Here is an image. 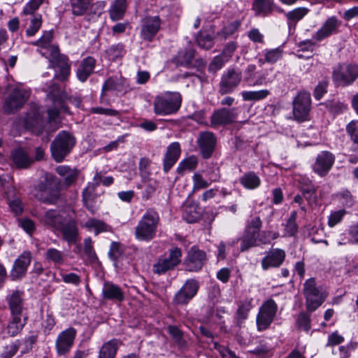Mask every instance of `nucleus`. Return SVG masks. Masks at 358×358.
Instances as JSON below:
<instances>
[{"mask_svg": "<svg viewBox=\"0 0 358 358\" xmlns=\"http://www.w3.org/2000/svg\"><path fill=\"white\" fill-rule=\"evenodd\" d=\"M159 222L160 217L158 212L152 208L147 209L136 227V238L141 241L152 240L156 236Z\"/></svg>", "mask_w": 358, "mask_h": 358, "instance_id": "nucleus-1", "label": "nucleus"}, {"mask_svg": "<svg viewBox=\"0 0 358 358\" xmlns=\"http://www.w3.org/2000/svg\"><path fill=\"white\" fill-rule=\"evenodd\" d=\"M61 182L54 176L47 174L36 187V198L46 204H55L60 198Z\"/></svg>", "mask_w": 358, "mask_h": 358, "instance_id": "nucleus-2", "label": "nucleus"}, {"mask_svg": "<svg viewBox=\"0 0 358 358\" xmlns=\"http://www.w3.org/2000/svg\"><path fill=\"white\" fill-rule=\"evenodd\" d=\"M182 97L178 92H166L157 96L154 100V112L158 115H166L178 112L181 106Z\"/></svg>", "mask_w": 358, "mask_h": 358, "instance_id": "nucleus-3", "label": "nucleus"}, {"mask_svg": "<svg viewBox=\"0 0 358 358\" xmlns=\"http://www.w3.org/2000/svg\"><path fill=\"white\" fill-rule=\"evenodd\" d=\"M76 138L69 131H60L50 145L51 154L57 162H62L73 149Z\"/></svg>", "mask_w": 358, "mask_h": 358, "instance_id": "nucleus-4", "label": "nucleus"}, {"mask_svg": "<svg viewBox=\"0 0 358 358\" xmlns=\"http://www.w3.org/2000/svg\"><path fill=\"white\" fill-rule=\"evenodd\" d=\"M40 53L48 58L50 67L55 70V78L64 81L70 74V65L68 57L60 53L58 47L50 48V52L41 50Z\"/></svg>", "mask_w": 358, "mask_h": 358, "instance_id": "nucleus-5", "label": "nucleus"}, {"mask_svg": "<svg viewBox=\"0 0 358 358\" xmlns=\"http://www.w3.org/2000/svg\"><path fill=\"white\" fill-rule=\"evenodd\" d=\"M20 122L26 129L37 136L41 135L44 131L45 124L42 108L34 103L29 104Z\"/></svg>", "mask_w": 358, "mask_h": 358, "instance_id": "nucleus-6", "label": "nucleus"}, {"mask_svg": "<svg viewBox=\"0 0 358 358\" xmlns=\"http://www.w3.org/2000/svg\"><path fill=\"white\" fill-rule=\"evenodd\" d=\"M31 91L29 89L15 87L6 97L3 110L6 114H13L20 110L29 100Z\"/></svg>", "mask_w": 358, "mask_h": 358, "instance_id": "nucleus-7", "label": "nucleus"}, {"mask_svg": "<svg viewBox=\"0 0 358 358\" xmlns=\"http://www.w3.org/2000/svg\"><path fill=\"white\" fill-rule=\"evenodd\" d=\"M303 294L306 297V308L310 312L320 306L326 298V295L316 287L315 278H310L305 282Z\"/></svg>", "mask_w": 358, "mask_h": 358, "instance_id": "nucleus-8", "label": "nucleus"}, {"mask_svg": "<svg viewBox=\"0 0 358 358\" xmlns=\"http://www.w3.org/2000/svg\"><path fill=\"white\" fill-rule=\"evenodd\" d=\"M358 78V66L343 64L338 65L333 71V80L341 86L353 83Z\"/></svg>", "mask_w": 358, "mask_h": 358, "instance_id": "nucleus-9", "label": "nucleus"}, {"mask_svg": "<svg viewBox=\"0 0 358 358\" xmlns=\"http://www.w3.org/2000/svg\"><path fill=\"white\" fill-rule=\"evenodd\" d=\"M311 108V98L307 92H299L293 100V115L296 120L303 122L308 120Z\"/></svg>", "mask_w": 358, "mask_h": 358, "instance_id": "nucleus-10", "label": "nucleus"}, {"mask_svg": "<svg viewBox=\"0 0 358 358\" xmlns=\"http://www.w3.org/2000/svg\"><path fill=\"white\" fill-rule=\"evenodd\" d=\"M242 73L238 69L229 68L223 73L219 83V93L222 95L232 92L241 83Z\"/></svg>", "mask_w": 358, "mask_h": 358, "instance_id": "nucleus-11", "label": "nucleus"}, {"mask_svg": "<svg viewBox=\"0 0 358 358\" xmlns=\"http://www.w3.org/2000/svg\"><path fill=\"white\" fill-rule=\"evenodd\" d=\"M182 250L178 247L171 248L167 257H162L158 259L153 266L155 273L162 274L168 271L173 270L181 262Z\"/></svg>", "mask_w": 358, "mask_h": 358, "instance_id": "nucleus-12", "label": "nucleus"}, {"mask_svg": "<svg viewBox=\"0 0 358 358\" xmlns=\"http://www.w3.org/2000/svg\"><path fill=\"white\" fill-rule=\"evenodd\" d=\"M206 262V252L197 246H192L187 252L184 265L187 271L198 272L201 270Z\"/></svg>", "mask_w": 358, "mask_h": 358, "instance_id": "nucleus-13", "label": "nucleus"}, {"mask_svg": "<svg viewBox=\"0 0 358 358\" xmlns=\"http://www.w3.org/2000/svg\"><path fill=\"white\" fill-rule=\"evenodd\" d=\"M77 331L73 327H69L60 332L55 341V349L59 356L67 355L74 345Z\"/></svg>", "mask_w": 358, "mask_h": 358, "instance_id": "nucleus-14", "label": "nucleus"}, {"mask_svg": "<svg viewBox=\"0 0 358 358\" xmlns=\"http://www.w3.org/2000/svg\"><path fill=\"white\" fill-rule=\"evenodd\" d=\"M47 96L54 104H58L60 109L66 113H69V107L65 103L66 100L74 102L77 107H79L81 103L78 99H72V98H69L66 93L61 90L59 85L55 83L50 85Z\"/></svg>", "mask_w": 358, "mask_h": 358, "instance_id": "nucleus-15", "label": "nucleus"}, {"mask_svg": "<svg viewBox=\"0 0 358 358\" xmlns=\"http://www.w3.org/2000/svg\"><path fill=\"white\" fill-rule=\"evenodd\" d=\"M277 311V305L273 299L266 301L260 308L257 317L259 330L266 329L273 321Z\"/></svg>", "mask_w": 358, "mask_h": 358, "instance_id": "nucleus-16", "label": "nucleus"}, {"mask_svg": "<svg viewBox=\"0 0 358 358\" xmlns=\"http://www.w3.org/2000/svg\"><path fill=\"white\" fill-rule=\"evenodd\" d=\"M199 283L195 279L187 280L176 294L173 302L177 305L187 304L197 293Z\"/></svg>", "mask_w": 358, "mask_h": 358, "instance_id": "nucleus-17", "label": "nucleus"}, {"mask_svg": "<svg viewBox=\"0 0 358 358\" xmlns=\"http://www.w3.org/2000/svg\"><path fill=\"white\" fill-rule=\"evenodd\" d=\"M237 110L235 108H221L214 110L210 117V124L213 127L224 126L235 122Z\"/></svg>", "mask_w": 358, "mask_h": 358, "instance_id": "nucleus-18", "label": "nucleus"}, {"mask_svg": "<svg viewBox=\"0 0 358 358\" xmlns=\"http://www.w3.org/2000/svg\"><path fill=\"white\" fill-rule=\"evenodd\" d=\"M196 143L203 158L208 159L215 151L217 138L213 132L203 131L199 133Z\"/></svg>", "mask_w": 358, "mask_h": 358, "instance_id": "nucleus-19", "label": "nucleus"}, {"mask_svg": "<svg viewBox=\"0 0 358 358\" xmlns=\"http://www.w3.org/2000/svg\"><path fill=\"white\" fill-rule=\"evenodd\" d=\"M161 27V19L159 16H148L142 20L141 36L148 41H152Z\"/></svg>", "mask_w": 358, "mask_h": 358, "instance_id": "nucleus-20", "label": "nucleus"}, {"mask_svg": "<svg viewBox=\"0 0 358 358\" xmlns=\"http://www.w3.org/2000/svg\"><path fill=\"white\" fill-rule=\"evenodd\" d=\"M31 260V253L29 251H24L15 261L12 270L10 271V277L13 280L21 279L27 273L28 266Z\"/></svg>", "mask_w": 358, "mask_h": 358, "instance_id": "nucleus-21", "label": "nucleus"}, {"mask_svg": "<svg viewBox=\"0 0 358 358\" xmlns=\"http://www.w3.org/2000/svg\"><path fill=\"white\" fill-rule=\"evenodd\" d=\"M335 161L333 154L328 151L322 152L317 155L313 165V171L320 176H324L331 169Z\"/></svg>", "mask_w": 358, "mask_h": 358, "instance_id": "nucleus-22", "label": "nucleus"}, {"mask_svg": "<svg viewBox=\"0 0 358 358\" xmlns=\"http://www.w3.org/2000/svg\"><path fill=\"white\" fill-rule=\"evenodd\" d=\"M285 252L281 249H274L268 252L265 257L262 260V266L264 270L270 267H278L284 262Z\"/></svg>", "mask_w": 358, "mask_h": 358, "instance_id": "nucleus-23", "label": "nucleus"}, {"mask_svg": "<svg viewBox=\"0 0 358 358\" xmlns=\"http://www.w3.org/2000/svg\"><path fill=\"white\" fill-rule=\"evenodd\" d=\"M58 231H61L62 238L66 241L69 245L74 244L78 240V228L75 220H71L65 224L63 223Z\"/></svg>", "mask_w": 358, "mask_h": 358, "instance_id": "nucleus-24", "label": "nucleus"}, {"mask_svg": "<svg viewBox=\"0 0 358 358\" xmlns=\"http://www.w3.org/2000/svg\"><path fill=\"white\" fill-rule=\"evenodd\" d=\"M180 145L178 142L171 143L166 150L164 158V171L168 172L178 161L180 155Z\"/></svg>", "mask_w": 358, "mask_h": 358, "instance_id": "nucleus-25", "label": "nucleus"}, {"mask_svg": "<svg viewBox=\"0 0 358 358\" xmlns=\"http://www.w3.org/2000/svg\"><path fill=\"white\" fill-rule=\"evenodd\" d=\"M103 298L107 300L121 302L124 300V293L117 285L105 282L102 289Z\"/></svg>", "mask_w": 358, "mask_h": 358, "instance_id": "nucleus-26", "label": "nucleus"}, {"mask_svg": "<svg viewBox=\"0 0 358 358\" xmlns=\"http://www.w3.org/2000/svg\"><path fill=\"white\" fill-rule=\"evenodd\" d=\"M23 292L16 290L8 298L11 315H27L23 307Z\"/></svg>", "mask_w": 358, "mask_h": 358, "instance_id": "nucleus-27", "label": "nucleus"}, {"mask_svg": "<svg viewBox=\"0 0 358 358\" xmlns=\"http://www.w3.org/2000/svg\"><path fill=\"white\" fill-rule=\"evenodd\" d=\"M56 172L64 178L63 185L66 187L71 186L78 178L79 171L68 166L61 165L55 169Z\"/></svg>", "mask_w": 358, "mask_h": 358, "instance_id": "nucleus-28", "label": "nucleus"}, {"mask_svg": "<svg viewBox=\"0 0 358 358\" xmlns=\"http://www.w3.org/2000/svg\"><path fill=\"white\" fill-rule=\"evenodd\" d=\"M41 221L45 225L58 230L64 222L63 216L56 210H48L42 216Z\"/></svg>", "mask_w": 358, "mask_h": 358, "instance_id": "nucleus-29", "label": "nucleus"}, {"mask_svg": "<svg viewBox=\"0 0 358 358\" xmlns=\"http://www.w3.org/2000/svg\"><path fill=\"white\" fill-rule=\"evenodd\" d=\"M338 24V21L336 17H329L315 33L314 38L317 41H322L336 32Z\"/></svg>", "mask_w": 358, "mask_h": 358, "instance_id": "nucleus-30", "label": "nucleus"}, {"mask_svg": "<svg viewBox=\"0 0 358 358\" xmlns=\"http://www.w3.org/2000/svg\"><path fill=\"white\" fill-rule=\"evenodd\" d=\"M27 320V315H11V320L7 326V333L11 336H15L21 332Z\"/></svg>", "mask_w": 358, "mask_h": 358, "instance_id": "nucleus-31", "label": "nucleus"}, {"mask_svg": "<svg viewBox=\"0 0 358 358\" xmlns=\"http://www.w3.org/2000/svg\"><path fill=\"white\" fill-rule=\"evenodd\" d=\"M96 60L92 57L84 59L77 69V77L79 80L85 82L93 73Z\"/></svg>", "mask_w": 358, "mask_h": 358, "instance_id": "nucleus-32", "label": "nucleus"}, {"mask_svg": "<svg viewBox=\"0 0 358 358\" xmlns=\"http://www.w3.org/2000/svg\"><path fill=\"white\" fill-rule=\"evenodd\" d=\"M11 159L18 169H27L33 162V160L22 148L14 150L11 152Z\"/></svg>", "mask_w": 358, "mask_h": 358, "instance_id": "nucleus-33", "label": "nucleus"}, {"mask_svg": "<svg viewBox=\"0 0 358 358\" xmlns=\"http://www.w3.org/2000/svg\"><path fill=\"white\" fill-rule=\"evenodd\" d=\"M127 8V0L114 1L109 9L110 17L113 21H117L123 18Z\"/></svg>", "mask_w": 358, "mask_h": 358, "instance_id": "nucleus-34", "label": "nucleus"}, {"mask_svg": "<svg viewBox=\"0 0 358 358\" xmlns=\"http://www.w3.org/2000/svg\"><path fill=\"white\" fill-rule=\"evenodd\" d=\"M121 342L117 339H112L104 343L101 347L99 358H115Z\"/></svg>", "mask_w": 358, "mask_h": 358, "instance_id": "nucleus-35", "label": "nucleus"}, {"mask_svg": "<svg viewBox=\"0 0 358 358\" xmlns=\"http://www.w3.org/2000/svg\"><path fill=\"white\" fill-rule=\"evenodd\" d=\"M274 2L273 0H254L252 9L257 15H267L273 9Z\"/></svg>", "mask_w": 358, "mask_h": 358, "instance_id": "nucleus-36", "label": "nucleus"}, {"mask_svg": "<svg viewBox=\"0 0 358 358\" xmlns=\"http://www.w3.org/2000/svg\"><path fill=\"white\" fill-rule=\"evenodd\" d=\"M124 79L122 77H110L103 85L101 96L108 91H122Z\"/></svg>", "mask_w": 358, "mask_h": 358, "instance_id": "nucleus-37", "label": "nucleus"}, {"mask_svg": "<svg viewBox=\"0 0 358 358\" xmlns=\"http://www.w3.org/2000/svg\"><path fill=\"white\" fill-rule=\"evenodd\" d=\"M84 227L89 231L94 229L96 235H98L101 232L111 231L110 227L105 222L95 218L88 219L87 221L85 223Z\"/></svg>", "mask_w": 358, "mask_h": 358, "instance_id": "nucleus-38", "label": "nucleus"}, {"mask_svg": "<svg viewBox=\"0 0 358 358\" xmlns=\"http://www.w3.org/2000/svg\"><path fill=\"white\" fill-rule=\"evenodd\" d=\"M194 57L195 50L193 48H187L180 51L174 59L177 65L188 66L191 65Z\"/></svg>", "mask_w": 358, "mask_h": 358, "instance_id": "nucleus-39", "label": "nucleus"}, {"mask_svg": "<svg viewBox=\"0 0 358 358\" xmlns=\"http://www.w3.org/2000/svg\"><path fill=\"white\" fill-rule=\"evenodd\" d=\"M44 257L48 262L52 263L55 265L60 266L64 263V253L56 248H48L46 250Z\"/></svg>", "mask_w": 358, "mask_h": 358, "instance_id": "nucleus-40", "label": "nucleus"}, {"mask_svg": "<svg viewBox=\"0 0 358 358\" xmlns=\"http://www.w3.org/2000/svg\"><path fill=\"white\" fill-rule=\"evenodd\" d=\"M182 216L189 223L196 222L201 217L200 208L196 204H189L184 207Z\"/></svg>", "mask_w": 358, "mask_h": 358, "instance_id": "nucleus-41", "label": "nucleus"}, {"mask_svg": "<svg viewBox=\"0 0 358 358\" xmlns=\"http://www.w3.org/2000/svg\"><path fill=\"white\" fill-rule=\"evenodd\" d=\"M240 182L247 189H255L260 185L259 176L254 172L245 173L241 178Z\"/></svg>", "mask_w": 358, "mask_h": 358, "instance_id": "nucleus-42", "label": "nucleus"}, {"mask_svg": "<svg viewBox=\"0 0 358 358\" xmlns=\"http://www.w3.org/2000/svg\"><path fill=\"white\" fill-rule=\"evenodd\" d=\"M83 252L86 257V261L89 264H94L98 261V257L94 251L93 241L91 238L88 237L84 240Z\"/></svg>", "mask_w": 358, "mask_h": 358, "instance_id": "nucleus-43", "label": "nucleus"}, {"mask_svg": "<svg viewBox=\"0 0 358 358\" xmlns=\"http://www.w3.org/2000/svg\"><path fill=\"white\" fill-rule=\"evenodd\" d=\"M53 38L52 31H45L43 32V36L34 44L35 45L41 47L42 49L46 50V52H50V48L57 47V45H52L51 42Z\"/></svg>", "mask_w": 358, "mask_h": 358, "instance_id": "nucleus-44", "label": "nucleus"}, {"mask_svg": "<svg viewBox=\"0 0 358 358\" xmlns=\"http://www.w3.org/2000/svg\"><path fill=\"white\" fill-rule=\"evenodd\" d=\"M241 22L240 20H234L225 25L220 31L217 33V36L221 39H227L229 36L233 35L239 29Z\"/></svg>", "mask_w": 358, "mask_h": 358, "instance_id": "nucleus-45", "label": "nucleus"}, {"mask_svg": "<svg viewBox=\"0 0 358 358\" xmlns=\"http://www.w3.org/2000/svg\"><path fill=\"white\" fill-rule=\"evenodd\" d=\"M257 236L255 234V232H250L249 231H245L244 235L241 239L240 250L244 252L248 250L252 247L257 245Z\"/></svg>", "mask_w": 358, "mask_h": 358, "instance_id": "nucleus-46", "label": "nucleus"}, {"mask_svg": "<svg viewBox=\"0 0 358 358\" xmlns=\"http://www.w3.org/2000/svg\"><path fill=\"white\" fill-rule=\"evenodd\" d=\"M270 94L268 90H262L259 91H243L241 96L245 101H259L265 99Z\"/></svg>", "mask_w": 358, "mask_h": 358, "instance_id": "nucleus-47", "label": "nucleus"}, {"mask_svg": "<svg viewBox=\"0 0 358 358\" xmlns=\"http://www.w3.org/2000/svg\"><path fill=\"white\" fill-rule=\"evenodd\" d=\"M90 4V0H71L72 13L80 16L85 14Z\"/></svg>", "mask_w": 358, "mask_h": 358, "instance_id": "nucleus-48", "label": "nucleus"}, {"mask_svg": "<svg viewBox=\"0 0 358 358\" xmlns=\"http://www.w3.org/2000/svg\"><path fill=\"white\" fill-rule=\"evenodd\" d=\"M167 329L172 339L180 348L187 346L186 341L183 338V332L178 327L169 325Z\"/></svg>", "mask_w": 358, "mask_h": 358, "instance_id": "nucleus-49", "label": "nucleus"}, {"mask_svg": "<svg viewBox=\"0 0 358 358\" xmlns=\"http://www.w3.org/2000/svg\"><path fill=\"white\" fill-rule=\"evenodd\" d=\"M308 9L304 7L296 8L286 14V17L290 24L292 22H296L301 20L307 13Z\"/></svg>", "mask_w": 358, "mask_h": 358, "instance_id": "nucleus-50", "label": "nucleus"}, {"mask_svg": "<svg viewBox=\"0 0 358 358\" xmlns=\"http://www.w3.org/2000/svg\"><path fill=\"white\" fill-rule=\"evenodd\" d=\"M124 52V45L122 43L111 45L106 51L108 59L115 61L117 59L122 57Z\"/></svg>", "mask_w": 358, "mask_h": 358, "instance_id": "nucleus-51", "label": "nucleus"}, {"mask_svg": "<svg viewBox=\"0 0 358 358\" xmlns=\"http://www.w3.org/2000/svg\"><path fill=\"white\" fill-rule=\"evenodd\" d=\"M251 301L252 299H246L241 302L237 310V318L238 322L243 321L248 317V312L252 308Z\"/></svg>", "mask_w": 358, "mask_h": 358, "instance_id": "nucleus-52", "label": "nucleus"}, {"mask_svg": "<svg viewBox=\"0 0 358 358\" xmlns=\"http://www.w3.org/2000/svg\"><path fill=\"white\" fill-rule=\"evenodd\" d=\"M296 211H292L285 225V231L290 236L295 235L298 231V225L296 222Z\"/></svg>", "mask_w": 358, "mask_h": 358, "instance_id": "nucleus-53", "label": "nucleus"}, {"mask_svg": "<svg viewBox=\"0 0 358 358\" xmlns=\"http://www.w3.org/2000/svg\"><path fill=\"white\" fill-rule=\"evenodd\" d=\"M42 22L43 20L41 15H34L31 20V24L29 27L26 30L27 35L28 36H34L36 33L41 27Z\"/></svg>", "mask_w": 358, "mask_h": 358, "instance_id": "nucleus-54", "label": "nucleus"}, {"mask_svg": "<svg viewBox=\"0 0 358 358\" xmlns=\"http://www.w3.org/2000/svg\"><path fill=\"white\" fill-rule=\"evenodd\" d=\"M123 254L122 245L119 242L113 241L111 243L110 250L108 252L109 258L116 262Z\"/></svg>", "mask_w": 358, "mask_h": 358, "instance_id": "nucleus-55", "label": "nucleus"}, {"mask_svg": "<svg viewBox=\"0 0 358 358\" xmlns=\"http://www.w3.org/2000/svg\"><path fill=\"white\" fill-rule=\"evenodd\" d=\"M197 163L198 161L196 157L194 156H190L180 163L178 167V172L180 173L184 170H193L196 168Z\"/></svg>", "mask_w": 358, "mask_h": 358, "instance_id": "nucleus-56", "label": "nucleus"}, {"mask_svg": "<svg viewBox=\"0 0 358 358\" xmlns=\"http://www.w3.org/2000/svg\"><path fill=\"white\" fill-rule=\"evenodd\" d=\"M259 238L258 241L262 244H268L271 242V240L276 239L279 237V233L277 231H273L270 230L262 231L261 233L258 234Z\"/></svg>", "mask_w": 358, "mask_h": 358, "instance_id": "nucleus-57", "label": "nucleus"}, {"mask_svg": "<svg viewBox=\"0 0 358 358\" xmlns=\"http://www.w3.org/2000/svg\"><path fill=\"white\" fill-rule=\"evenodd\" d=\"M346 131L350 139L358 144V120H352L346 126Z\"/></svg>", "mask_w": 358, "mask_h": 358, "instance_id": "nucleus-58", "label": "nucleus"}, {"mask_svg": "<svg viewBox=\"0 0 358 358\" xmlns=\"http://www.w3.org/2000/svg\"><path fill=\"white\" fill-rule=\"evenodd\" d=\"M262 226V221L259 216L254 217L248 222L245 231L250 232H255V234L258 236Z\"/></svg>", "mask_w": 358, "mask_h": 358, "instance_id": "nucleus-59", "label": "nucleus"}, {"mask_svg": "<svg viewBox=\"0 0 358 358\" xmlns=\"http://www.w3.org/2000/svg\"><path fill=\"white\" fill-rule=\"evenodd\" d=\"M237 47V42L230 41L225 45L220 55L228 62L232 57Z\"/></svg>", "mask_w": 358, "mask_h": 358, "instance_id": "nucleus-60", "label": "nucleus"}, {"mask_svg": "<svg viewBox=\"0 0 358 358\" xmlns=\"http://www.w3.org/2000/svg\"><path fill=\"white\" fill-rule=\"evenodd\" d=\"M310 315L305 313H301L299 315L296 324L299 329H303L308 331L310 328Z\"/></svg>", "mask_w": 358, "mask_h": 358, "instance_id": "nucleus-61", "label": "nucleus"}, {"mask_svg": "<svg viewBox=\"0 0 358 358\" xmlns=\"http://www.w3.org/2000/svg\"><path fill=\"white\" fill-rule=\"evenodd\" d=\"M45 0H30L23 9L24 15H32L36 10L38 9L40 6L44 2Z\"/></svg>", "mask_w": 358, "mask_h": 358, "instance_id": "nucleus-62", "label": "nucleus"}, {"mask_svg": "<svg viewBox=\"0 0 358 358\" xmlns=\"http://www.w3.org/2000/svg\"><path fill=\"white\" fill-rule=\"evenodd\" d=\"M227 61L221 55L215 57L208 66V70L216 72L220 70Z\"/></svg>", "mask_w": 358, "mask_h": 358, "instance_id": "nucleus-63", "label": "nucleus"}, {"mask_svg": "<svg viewBox=\"0 0 358 358\" xmlns=\"http://www.w3.org/2000/svg\"><path fill=\"white\" fill-rule=\"evenodd\" d=\"M193 189L194 191L206 188L209 186V183L203 179L199 173H195L193 176Z\"/></svg>", "mask_w": 358, "mask_h": 358, "instance_id": "nucleus-64", "label": "nucleus"}]
</instances>
